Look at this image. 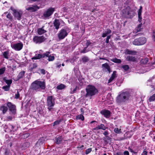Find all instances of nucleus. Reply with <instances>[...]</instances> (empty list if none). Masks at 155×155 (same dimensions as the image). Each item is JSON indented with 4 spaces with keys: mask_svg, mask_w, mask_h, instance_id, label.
Masks as SVG:
<instances>
[{
    "mask_svg": "<svg viewBox=\"0 0 155 155\" xmlns=\"http://www.w3.org/2000/svg\"><path fill=\"white\" fill-rule=\"evenodd\" d=\"M131 97L132 96L129 91L123 90L117 97L116 101L118 104H121L128 101Z\"/></svg>",
    "mask_w": 155,
    "mask_h": 155,
    "instance_id": "nucleus-1",
    "label": "nucleus"
},
{
    "mask_svg": "<svg viewBox=\"0 0 155 155\" xmlns=\"http://www.w3.org/2000/svg\"><path fill=\"white\" fill-rule=\"evenodd\" d=\"M45 88V82L44 81L37 80L32 83L30 86V89L34 91H39L44 90Z\"/></svg>",
    "mask_w": 155,
    "mask_h": 155,
    "instance_id": "nucleus-2",
    "label": "nucleus"
},
{
    "mask_svg": "<svg viewBox=\"0 0 155 155\" xmlns=\"http://www.w3.org/2000/svg\"><path fill=\"white\" fill-rule=\"evenodd\" d=\"M86 93L84 95L86 97H89L91 99L92 97L97 94L98 93L97 89L92 85H89L85 89Z\"/></svg>",
    "mask_w": 155,
    "mask_h": 155,
    "instance_id": "nucleus-3",
    "label": "nucleus"
},
{
    "mask_svg": "<svg viewBox=\"0 0 155 155\" xmlns=\"http://www.w3.org/2000/svg\"><path fill=\"white\" fill-rule=\"evenodd\" d=\"M134 15V12L129 6H127L122 10V15L124 18H131Z\"/></svg>",
    "mask_w": 155,
    "mask_h": 155,
    "instance_id": "nucleus-4",
    "label": "nucleus"
},
{
    "mask_svg": "<svg viewBox=\"0 0 155 155\" xmlns=\"http://www.w3.org/2000/svg\"><path fill=\"white\" fill-rule=\"evenodd\" d=\"M70 30L67 27H64L61 29L58 34V36L59 39H62L67 36L70 32Z\"/></svg>",
    "mask_w": 155,
    "mask_h": 155,
    "instance_id": "nucleus-5",
    "label": "nucleus"
},
{
    "mask_svg": "<svg viewBox=\"0 0 155 155\" xmlns=\"http://www.w3.org/2000/svg\"><path fill=\"white\" fill-rule=\"evenodd\" d=\"M46 38L43 35L34 36L33 41L36 44H39L44 42Z\"/></svg>",
    "mask_w": 155,
    "mask_h": 155,
    "instance_id": "nucleus-6",
    "label": "nucleus"
},
{
    "mask_svg": "<svg viewBox=\"0 0 155 155\" xmlns=\"http://www.w3.org/2000/svg\"><path fill=\"white\" fill-rule=\"evenodd\" d=\"M54 11V8H50L44 12L43 16L45 18H48L53 14Z\"/></svg>",
    "mask_w": 155,
    "mask_h": 155,
    "instance_id": "nucleus-7",
    "label": "nucleus"
},
{
    "mask_svg": "<svg viewBox=\"0 0 155 155\" xmlns=\"http://www.w3.org/2000/svg\"><path fill=\"white\" fill-rule=\"evenodd\" d=\"M55 104V98L52 96H49L47 98L48 106L53 107Z\"/></svg>",
    "mask_w": 155,
    "mask_h": 155,
    "instance_id": "nucleus-8",
    "label": "nucleus"
},
{
    "mask_svg": "<svg viewBox=\"0 0 155 155\" xmlns=\"http://www.w3.org/2000/svg\"><path fill=\"white\" fill-rule=\"evenodd\" d=\"M11 47L16 51H20L23 47V44L21 42L18 43L11 45Z\"/></svg>",
    "mask_w": 155,
    "mask_h": 155,
    "instance_id": "nucleus-9",
    "label": "nucleus"
},
{
    "mask_svg": "<svg viewBox=\"0 0 155 155\" xmlns=\"http://www.w3.org/2000/svg\"><path fill=\"white\" fill-rule=\"evenodd\" d=\"M7 105L9 108V110L13 114L16 112L15 106L14 104H12L11 102H8L7 103Z\"/></svg>",
    "mask_w": 155,
    "mask_h": 155,
    "instance_id": "nucleus-10",
    "label": "nucleus"
},
{
    "mask_svg": "<svg viewBox=\"0 0 155 155\" xmlns=\"http://www.w3.org/2000/svg\"><path fill=\"white\" fill-rule=\"evenodd\" d=\"M102 71L104 72L108 71L110 73L111 71L110 70V66L107 63H106L102 65Z\"/></svg>",
    "mask_w": 155,
    "mask_h": 155,
    "instance_id": "nucleus-11",
    "label": "nucleus"
},
{
    "mask_svg": "<svg viewBox=\"0 0 155 155\" xmlns=\"http://www.w3.org/2000/svg\"><path fill=\"white\" fill-rule=\"evenodd\" d=\"M101 113L106 118L109 117L111 115L110 112L109 110H101Z\"/></svg>",
    "mask_w": 155,
    "mask_h": 155,
    "instance_id": "nucleus-12",
    "label": "nucleus"
},
{
    "mask_svg": "<svg viewBox=\"0 0 155 155\" xmlns=\"http://www.w3.org/2000/svg\"><path fill=\"white\" fill-rule=\"evenodd\" d=\"M39 8V7L37 5H32L31 7H28L26 8V9L28 11H30L31 12H34L36 11Z\"/></svg>",
    "mask_w": 155,
    "mask_h": 155,
    "instance_id": "nucleus-13",
    "label": "nucleus"
},
{
    "mask_svg": "<svg viewBox=\"0 0 155 155\" xmlns=\"http://www.w3.org/2000/svg\"><path fill=\"white\" fill-rule=\"evenodd\" d=\"M63 22V21L60 19H55L53 23L54 26L57 30H58L59 28V26L60 25V22Z\"/></svg>",
    "mask_w": 155,
    "mask_h": 155,
    "instance_id": "nucleus-14",
    "label": "nucleus"
},
{
    "mask_svg": "<svg viewBox=\"0 0 155 155\" xmlns=\"http://www.w3.org/2000/svg\"><path fill=\"white\" fill-rule=\"evenodd\" d=\"M15 17L18 20H20L21 18V17L22 15V12L21 11H16L14 13Z\"/></svg>",
    "mask_w": 155,
    "mask_h": 155,
    "instance_id": "nucleus-15",
    "label": "nucleus"
},
{
    "mask_svg": "<svg viewBox=\"0 0 155 155\" xmlns=\"http://www.w3.org/2000/svg\"><path fill=\"white\" fill-rule=\"evenodd\" d=\"M48 55L47 54H45V53L40 54H36L35 56L31 58L32 59H40L42 58H44L45 57V55Z\"/></svg>",
    "mask_w": 155,
    "mask_h": 155,
    "instance_id": "nucleus-16",
    "label": "nucleus"
},
{
    "mask_svg": "<svg viewBox=\"0 0 155 155\" xmlns=\"http://www.w3.org/2000/svg\"><path fill=\"white\" fill-rule=\"evenodd\" d=\"M126 60L128 61L134 62L136 61L137 58L134 56H128L126 57Z\"/></svg>",
    "mask_w": 155,
    "mask_h": 155,
    "instance_id": "nucleus-17",
    "label": "nucleus"
},
{
    "mask_svg": "<svg viewBox=\"0 0 155 155\" xmlns=\"http://www.w3.org/2000/svg\"><path fill=\"white\" fill-rule=\"evenodd\" d=\"M25 72L24 71L20 72L17 76V80H19L22 79L25 76Z\"/></svg>",
    "mask_w": 155,
    "mask_h": 155,
    "instance_id": "nucleus-18",
    "label": "nucleus"
},
{
    "mask_svg": "<svg viewBox=\"0 0 155 155\" xmlns=\"http://www.w3.org/2000/svg\"><path fill=\"white\" fill-rule=\"evenodd\" d=\"M8 109L7 106L3 105L0 107V110L2 112L3 114H5L7 111Z\"/></svg>",
    "mask_w": 155,
    "mask_h": 155,
    "instance_id": "nucleus-19",
    "label": "nucleus"
},
{
    "mask_svg": "<svg viewBox=\"0 0 155 155\" xmlns=\"http://www.w3.org/2000/svg\"><path fill=\"white\" fill-rule=\"evenodd\" d=\"M50 53L49 52H47L45 53V54H47L48 55H45V57L48 58L47 59L49 61H53L54 60V56H51L50 55Z\"/></svg>",
    "mask_w": 155,
    "mask_h": 155,
    "instance_id": "nucleus-20",
    "label": "nucleus"
},
{
    "mask_svg": "<svg viewBox=\"0 0 155 155\" xmlns=\"http://www.w3.org/2000/svg\"><path fill=\"white\" fill-rule=\"evenodd\" d=\"M63 138L62 136H59L58 137H55V143L57 144H59L61 143L62 141Z\"/></svg>",
    "mask_w": 155,
    "mask_h": 155,
    "instance_id": "nucleus-21",
    "label": "nucleus"
},
{
    "mask_svg": "<svg viewBox=\"0 0 155 155\" xmlns=\"http://www.w3.org/2000/svg\"><path fill=\"white\" fill-rule=\"evenodd\" d=\"M3 80L7 84V85L10 86L12 82V79L8 80L6 77L4 78H3Z\"/></svg>",
    "mask_w": 155,
    "mask_h": 155,
    "instance_id": "nucleus-22",
    "label": "nucleus"
},
{
    "mask_svg": "<svg viewBox=\"0 0 155 155\" xmlns=\"http://www.w3.org/2000/svg\"><path fill=\"white\" fill-rule=\"evenodd\" d=\"M139 39L140 45H142L145 44L146 42V39L144 37H141L139 38Z\"/></svg>",
    "mask_w": 155,
    "mask_h": 155,
    "instance_id": "nucleus-23",
    "label": "nucleus"
},
{
    "mask_svg": "<svg viewBox=\"0 0 155 155\" xmlns=\"http://www.w3.org/2000/svg\"><path fill=\"white\" fill-rule=\"evenodd\" d=\"M37 67V65L36 63H31L30 64L29 67V69L30 71H32L33 69Z\"/></svg>",
    "mask_w": 155,
    "mask_h": 155,
    "instance_id": "nucleus-24",
    "label": "nucleus"
},
{
    "mask_svg": "<svg viewBox=\"0 0 155 155\" xmlns=\"http://www.w3.org/2000/svg\"><path fill=\"white\" fill-rule=\"evenodd\" d=\"M152 80L151 79H150L149 80H148L147 83V85H150L151 86V88H152L151 91V92L155 89V87L154 86L151 84L152 81Z\"/></svg>",
    "mask_w": 155,
    "mask_h": 155,
    "instance_id": "nucleus-25",
    "label": "nucleus"
},
{
    "mask_svg": "<svg viewBox=\"0 0 155 155\" xmlns=\"http://www.w3.org/2000/svg\"><path fill=\"white\" fill-rule=\"evenodd\" d=\"M9 54V51L7 50L3 52L2 55L5 58L8 59L10 56Z\"/></svg>",
    "mask_w": 155,
    "mask_h": 155,
    "instance_id": "nucleus-26",
    "label": "nucleus"
},
{
    "mask_svg": "<svg viewBox=\"0 0 155 155\" xmlns=\"http://www.w3.org/2000/svg\"><path fill=\"white\" fill-rule=\"evenodd\" d=\"M111 32V30L110 29H107L105 31V32L103 33L102 37L103 38L106 37L107 35L110 34Z\"/></svg>",
    "mask_w": 155,
    "mask_h": 155,
    "instance_id": "nucleus-27",
    "label": "nucleus"
},
{
    "mask_svg": "<svg viewBox=\"0 0 155 155\" xmlns=\"http://www.w3.org/2000/svg\"><path fill=\"white\" fill-rule=\"evenodd\" d=\"M44 27L43 26L41 28L38 29V33L39 35H41L46 32V31L43 28Z\"/></svg>",
    "mask_w": 155,
    "mask_h": 155,
    "instance_id": "nucleus-28",
    "label": "nucleus"
},
{
    "mask_svg": "<svg viewBox=\"0 0 155 155\" xmlns=\"http://www.w3.org/2000/svg\"><path fill=\"white\" fill-rule=\"evenodd\" d=\"M137 52L135 51L130 50L128 49H127L125 52V54H129L135 55Z\"/></svg>",
    "mask_w": 155,
    "mask_h": 155,
    "instance_id": "nucleus-29",
    "label": "nucleus"
},
{
    "mask_svg": "<svg viewBox=\"0 0 155 155\" xmlns=\"http://www.w3.org/2000/svg\"><path fill=\"white\" fill-rule=\"evenodd\" d=\"M149 61L148 58H145L142 59L140 61V63L141 64H147L148 62Z\"/></svg>",
    "mask_w": 155,
    "mask_h": 155,
    "instance_id": "nucleus-30",
    "label": "nucleus"
},
{
    "mask_svg": "<svg viewBox=\"0 0 155 155\" xmlns=\"http://www.w3.org/2000/svg\"><path fill=\"white\" fill-rule=\"evenodd\" d=\"M66 87V86L64 84H61L59 85H58L56 87V88L58 90H62L65 88Z\"/></svg>",
    "mask_w": 155,
    "mask_h": 155,
    "instance_id": "nucleus-31",
    "label": "nucleus"
},
{
    "mask_svg": "<svg viewBox=\"0 0 155 155\" xmlns=\"http://www.w3.org/2000/svg\"><path fill=\"white\" fill-rule=\"evenodd\" d=\"M111 61L114 63H120L121 62V61L120 59L117 58H113L111 59Z\"/></svg>",
    "mask_w": 155,
    "mask_h": 155,
    "instance_id": "nucleus-32",
    "label": "nucleus"
},
{
    "mask_svg": "<svg viewBox=\"0 0 155 155\" xmlns=\"http://www.w3.org/2000/svg\"><path fill=\"white\" fill-rule=\"evenodd\" d=\"M133 44L134 45H140V43L139 39H136L133 42Z\"/></svg>",
    "mask_w": 155,
    "mask_h": 155,
    "instance_id": "nucleus-33",
    "label": "nucleus"
},
{
    "mask_svg": "<svg viewBox=\"0 0 155 155\" xmlns=\"http://www.w3.org/2000/svg\"><path fill=\"white\" fill-rule=\"evenodd\" d=\"M149 101L150 102L155 101V94H154L149 97Z\"/></svg>",
    "mask_w": 155,
    "mask_h": 155,
    "instance_id": "nucleus-34",
    "label": "nucleus"
},
{
    "mask_svg": "<svg viewBox=\"0 0 155 155\" xmlns=\"http://www.w3.org/2000/svg\"><path fill=\"white\" fill-rule=\"evenodd\" d=\"M76 119L77 120L81 119L82 120H84V117L82 115L80 114L77 116Z\"/></svg>",
    "mask_w": 155,
    "mask_h": 155,
    "instance_id": "nucleus-35",
    "label": "nucleus"
},
{
    "mask_svg": "<svg viewBox=\"0 0 155 155\" xmlns=\"http://www.w3.org/2000/svg\"><path fill=\"white\" fill-rule=\"evenodd\" d=\"M10 86L6 85L5 86H3L2 87V89L5 91H8L9 90Z\"/></svg>",
    "mask_w": 155,
    "mask_h": 155,
    "instance_id": "nucleus-36",
    "label": "nucleus"
},
{
    "mask_svg": "<svg viewBox=\"0 0 155 155\" xmlns=\"http://www.w3.org/2000/svg\"><path fill=\"white\" fill-rule=\"evenodd\" d=\"M122 68L125 71H127L129 69V67L128 65H123L122 66Z\"/></svg>",
    "mask_w": 155,
    "mask_h": 155,
    "instance_id": "nucleus-37",
    "label": "nucleus"
},
{
    "mask_svg": "<svg viewBox=\"0 0 155 155\" xmlns=\"http://www.w3.org/2000/svg\"><path fill=\"white\" fill-rule=\"evenodd\" d=\"M61 122V120H57L55 121L53 123V126H54L55 125H59L60 123Z\"/></svg>",
    "mask_w": 155,
    "mask_h": 155,
    "instance_id": "nucleus-38",
    "label": "nucleus"
},
{
    "mask_svg": "<svg viewBox=\"0 0 155 155\" xmlns=\"http://www.w3.org/2000/svg\"><path fill=\"white\" fill-rule=\"evenodd\" d=\"M92 43H91L90 41L89 40H87V42L86 43V47H88L90 45H92Z\"/></svg>",
    "mask_w": 155,
    "mask_h": 155,
    "instance_id": "nucleus-39",
    "label": "nucleus"
},
{
    "mask_svg": "<svg viewBox=\"0 0 155 155\" xmlns=\"http://www.w3.org/2000/svg\"><path fill=\"white\" fill-rule=\"evenodd\" d=\"M117 72L116 71H114L113 72V74H112L111 77L113 78L114 79L115 78H116L117 76Z\"/></svg>",
    "mask_w": 155,
    "mask_h": 155,
    "instance_id": "nucleus-40",
    "label": "nucleus"
},
{
    "mask_svg": "<svg viewBox=\"0 0 155 155\" xmlns=\"http://www.w3.org/2000/svg\"><path fill=\"white\" fill-rule=\"evenodd\" d=\"M5 70V67H3L0 69V75L3 74L4 73Z\"/></svg>",
    "mask_w": 155,
    "mask_h": 155,
    "instance_id": "nucleus-41",
    "label": "nucleus"
},
{
    "mask_svg": "<svg viewBox=\"0 0 155 155\" xmlns=\"http://www.w3.org/2000/svg\"><path fill=\"white\" fill-rule=\"evenodd\" d=\"M44 143V141L42 139H39L37 143V144L40 145Z\"/></svg>",
    "mask_w": 155,
    "mask_h": 155,
    "instance_id": "nucleus-42",
    "label": "nucleus"
},
{
    "mask_svg": "<svg viewBox=\"0 0 155 155\" xmlns=\"http://www.w3.org/2000/svg\"><path fill=\"white\" fill-rule=\"evenodd\" d=\"M100 125L101 129L103 130H105L107 128V127H106L104 124H101Z\"/></svg>",
    "mask_w": 155,
    "mask_h": 155,
    "instance_id": "nucleus-43",
    "label": "nucleus"
},
{
    "mask_svg": "<svg viewBox=\"0 0 155 155\" xmlns=\"http://www.w3.org/2000/svg\"><path fill=\"white\" fill-rule=\"evenodd\" d=\"M114 131L115 133L117 134H119L121 132L120 131V129H119L118 128H115Z\"/></svg>",
    "mask_w": 155,
    "mask_h": 155,
    "instance_id": "nucleus-44",
    "label": "nucleus"
},
{
    "mask_svg": "<svg viewBox=\"0 0 155 155\" xmlns=\"http://www.w3.org/2000/svg\"><path fill=\"white\" fill-rule=\"evenodd\" d=\"M87 47H85L84 49L81 51V53H84L88 51V50L87 49Z\"/></svg>",
    "mask_w": 155,
    "mask_h": 155,
    "instance_id": "nucleus-45",
    "label": "nucleus"
},
{
    "mask_svg": "<svg viewBox=\"0 0 155 155\" xmlns=\"http://www.w3.org/2000/svg\"><path fill=\"white\" fill-rule=\"evenodd\" d=\"M6 17L8 18L10 20H12V16L11 15V14L10 13H8L6 15Z\"/></svg>",
    "mask_w": 155,
    "mask_h": 155,
    "instance_id": "nucleus-46",
    "label": "nucleus"
},
{
    "mask_svg": "<svg viewBox=\"0 0 155 155\" xmlns=\"http://www.w3.org/2000/svg\"><path fill=\"white\" fill-rule=\"evenodd\" d=\"M92 150L91 148H90L87 149L86 150L85 154H88L90 153Z\"/></svg>",
    "mask_w": 155,
    "mask_h": 155,
    "instance_id": "nucleus-47",
    "label": "nucleus"
},
{
    "mask_svg": "<svg viewBox=\"0 0 155 155\" xmlns=\"http://www.w3.org/2000/svg\"><path fill=\"white\" fill-rule=\"evenodd\" d=\"M142 23L139 24L137 27V31H140L141 30V28L142 27Z\"/></svg>",
    "mask_w": 155,
    "mask_h": 155,
    "instance_id": "nucleus-48",
    "label": "nucleus"
},
{
    "mask_svg": "<svg viewBox=\"0 0 155 155\" xmlns=\"http://www.w3.org/2000/svg\"><path fill=\"white\" fill-rule=\"evenodd\" d=\"M142 7L140 6V9L138 10V15H141L142 12Z\"/></svg>",
    "mask_w": 155,
    "mask_h": 155,
    "instance_id": "nucleus-49",
    "label": "nucleus"
},
{
    "mask_svg": "<svg viewBox=\"0 0 155 155\" xmlns=\"http://www.w3.org/2000/svg\"><path fill=\"white\" fill-rule=\"evenodd\" d=\"M128 150L130 152L132 153L133 154H137V152H135L130 147L128 148Z\"/></svg>",
    "mask_w": 155,
    "mask_h": 155,
    "instance_id": "nucleus-50",
    "label": "nucleus"
},
{
    "mask_svg": "<svg viewBox=\"0 0 155 155\" xmlns=\"http://www.w3.org/2000/svg\"><path fill=\"white\" fill-rule=\"evenodd\" d=\"M103 139L105 142H107V140H109L110 139V138L108 136H106L105 137H104Z\"/></svg>",
    "mask_w": 155,
    "mask_h": 155,
    "instance_id": "nucleus-51",
    "label": "nucleus"
},
{
    "mask_svg": "<svg viewBox=\"0 0 155 155\" xmlns=\"http://www.w3.org/2000/svg\"><path fill=\"white\" fill-rule=\"evenodd\" d=\"M52 107H53L48 106V109L49 111L52 112L53 111H54V109Z\"/></svg>",
    "mask_w": 155,
    "mask_h": 155,
    "instance_id": "nucleus-52",
    "label": "nucleus"
},
{
    "mask_svg": "<svg viewBox=\"0 0 155 155\" xmlns=\"http://www.w3.org/2000/svg\"><path fill=\"white\" fill-rule=\"evenodd\" d=\"M148 152L146 150V149H144L143 152L142 153L141 155H147Z\"/></svg>",
    "mask_w": 155,
    "mask_h": 155,
    "instance_id": "nucleus-53",
    "label": "nucleus"
},
{
    "mask_svg": "<svg viewBox=\"0 0 155 155\" xmlns=\"http://www.w3.org/2000/svg\"><path fill=\"white\" fill-rule=\"evenodd\" d=\"M77 89V87L76 86V87L73 90V91H72L71 89V91L70 92V93L71 94H73L75 92Z\"/></svg>",
    "mask_w": 155,
    "mask_h": 155,
    "instance_id": "nucleus-54",
    "label": "nucleus"
},
{
    "mask_svg": "<svg viewBox=\"0 0 155 155\" xmlns=\"http://www.w3.org/2000/svg\"><path fill=\"white\" fill-rule=\"evenodd\" d=\"M20 97V94L18 91L17 92L16 94H15V98L16 99H18Z\"/></svg>",
    "mask_w": 155,
    "mask_h": 155,
    "instance_id": "nucleus-55",
    "label": "nucleus"
},
{
    "mask_svg": "<svg viewBox=\"0 0 155 155\" xmlns=\"http://www.w3.org/2000/svg\"><path fill=\"white\" fill-rule=\"evenodd\" d=\"M110 38L111 35H108L107 36L106 41V43H108L109 42V39Z\"/></svg>",
    "mask_w": 155,
    "mask_h": 155,
    "instance_id": "nucleus-56",
    "label": "nucleus"
},
{
    "mask_svg": "<svg viewBox=\"0 0 155 155\" xmlns=\"http://www.w3.org/2000/svg\"><path fill=\"white\" fill-rule=\"evenodd\" d=\"M101 129L100 125H98L95 127L93 129V130H97Z\"/></svg>",
    "mask_w": 155,
    "mask_h": 155,
    "instance_id": "nucleus-57",
    "label": "nucleus"
},
{
    "mask_svg": "<svg viewBox=\"0 0 155 155\" xmlns=\"http://www.w3.org/2000/svg\"><path fill=\"white\" fill-rule=\"evenodd\" d=\"M152 37L153 40L155 41V31H153Z\"/></svg>",
    "mask_w": 155,
    "mask_h": 155,
    "instance_id": "nucleus-58",
    "label": "nucleus"
},
{
    "mask_svg": "<svg viewBox=\"0 0 155 155\" xmlns=\"http://www.w3.org/2000/svg\"><path fill=\"white\" fill-rule=\"evenodd\" d=\"M138 21L139 22H141L142 21V18L141 16V15H138Z\"/></svg>",
    "mask_w": 155,
    "mask_h": 155,
    "instance_id": "nucleus-59",
    "label": "nucleus"
},
{
    "mask_svg": "<svg viewBox=\"0 0 155 155\" xmlns=\"http://www.w3.org/2000/svg\"><path fill=\"white\" fill-rule=\"evenodd\" d=\"M41 73L43 74H45V71L44 69H41L40 70Z\"/></svg>",
    "mask_w": 155,
    "mask_h": 155,
    "instance_id": "nucleus-60",
    "label": "nucleus"
},
{
    "mask_svg": "<svg viewBox=\"0 0 155 155\" xmlns=\"http://www.w3.org/2000/svg\"><path fill=\"white\" fill-rule=\"evenodd\" d=\"M124 155H129V153L128 151H125L124 153Z\"/></svg>",
    "mask_w": 155,
    "mask_h": 155,
    "instance_id": "nucleus-61",
    "label": "nucleus"
},
{
    "mask_svg": "<svg viewBox=\"0 0 155 155\" xmlns=\"http://www.w3.org/2000/svg\"><path fill=\"white\" fill-rule=\"evenodd\" d=\"M103 134L105 136H107L109 134V133L108 131H106L104 132L103 133Z\"/></svg>",
    "mask_w": 155,
    "mask_h": 155,
    "instance_id": "nucleus-62",
    "label": "nucleus"
},
{
    "mask_svg": "<svg viewBox=\"0 0 155 155\" xmlns=\"http://www.w3.org/2000/svg\"><path fill=\"white\" fill-rule=\"evenodd\" d=\"M9 153L8 151L7 150H5L4 155H9Z\"/></svg>",
    "mask_w": 155,
    "mask_h": 155,
    "instance_id": "nucleus-63",
    "label": "nucleus"
},
{
    "mask_svg": "<svg viewBox=\"0 0 155 155\" xmlns=\"http://www.w3.org/2000/svg\"><path fill=\"white\" fill-rule=\"evenodd\" d=\"M82 60L83 61L85 62L87 61L88 60L87 58L86 57H84L83 58Z\"/></svg>",
    "mask_w": 155,
    "mask_h": 155,
    "instance_id": "nucleus-64",
    "label": "nucleus"
}]
</instances>
